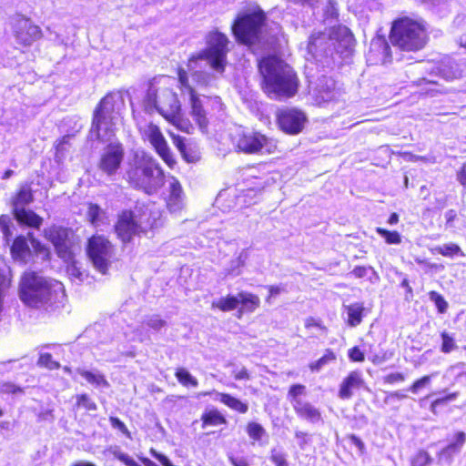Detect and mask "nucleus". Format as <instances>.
<instances>
[{
	"mask_svg": "<svg viewBox=\"0 0 466 466\" xmlns=\"http://www.w3.org/2000/svg\"><path fill=\"white\" fill-rule=\"evenodd\" d=\"M207 47L193 56L187 63V69L193 81L202 86H207L214 80V75L207 72L206 67L222 74L225 70L228 52V39L226 35L212 31L206 36Z\"/></svg>",
	"mask_w": 466,
	"mask_h": 466,
	"instance_id": "obj_1",
	"label": "nucleus"
},
{
	"mask_svg": "<svg viewBox=\"0 0 466 466\" xmlns=\"http://www.w3.org/2000/svg\"><path fill=\"white\" fill-rule=\"evenodd\" d=\"M355 39L345 25L332 26L329 35L313 34L308 43V52L323 66L335 62L336 56L346 59L353 52Z\"/></svg>",
	"mask_w": 466,
	"mask_h": 466,
	"instance_id": "obj_2",
	"label": "nucleus"
},
{
	"mask_svg": "<svg viewBox=\"0 0 466 466\" xmlns=\"http://www.w3.org/2000/svg\"><path fill=\"white\" fill-rule=\"evenodd\" d=\"M263 77V89L272 99L289 98L298 91L299 79L287 63L276 56H267L258 63Z\"/></svg>",
	"mask_w": 466,
	"mask_h": 466,
	"instance_id": "obj_3",
	"label": "nucleus"
},
{
	"mask_svg": "<svg viewBox=\"0 0 466 466\" xmlns=\"http://www.w3.org/2000/svg\"><path fill=\"white\" fill-rule=\"evenodd\" d=\"M125 106L124 95L121 92L107 94L94 111L90 139L102 142L110 141L116 135L120 111Z\"/></svg>",
	"mask_w": 466,
	"mask_h": 466,
	"instance_id": "obj_4",
	"label": "nucleus"
},
{
	"mask_svg": "<svg viewBox=\"0 0 466 466\" xmlns=\"http://www.w3.org/2000/svg\"><path fill=\"white\" fill-rule=\"evenodd\" d=\"M64 296V286L59 281L46 279L35 272H27L22 279L20 298L30 307L52 305L60 302Z\"/></svg>",
	"mask_w": 466,
	"mask_h": 466,
	"instance_id": "obj_5",
	"label": "nucleus"
},
{
	"mask_svg": "<svg viewBox=\"0 0 466 466\" xmlns=\"http://www.w3.org/2000/svg\"><path fill=\"white\" fill-rule=\"evenodd\" d=\"M143 106L147 113L158 112L168 122L189 133L191 127L182 119L181 105L170 88L158 86L155 82L150 83L143 98Z\"/></svg>",
	"mask_w": 466,
	"mask_h": 466,
	"instance_id": "obj_6",
	"label": "nucleus"
},
{
	"mask_svg": "<svg viewBox=\"0 0 466 466\" xmlns=\"http://www.w3.org/2000/svg\"><path fill=\"white\" fill-rule=\"evenodd\" d=\"M266 15L261 9L239 15L232 25V32L238 42L246 46H273L276 35H268Z\"/></svg>",
	"mask_w": 466,
	"mask_h": 466,
	"instance_id": "obj_7",
	"label": "nucleus"
},
{
	"mask_svg": "<svg viewBox=\"0 0 466 466\" xmlns=\"http://www.w3.org/2000/svg\"><path fill=\"white\" fill-rule=\"evenodd\" d=\"M127 177L135 187L147 194L156 193L165 180L164 171L157 160L145 152L136 154L134 166L127 171Z\"/></svg>",
	"mask_w": 466,
	"mask_h": 466,
	"instance_id": "obj_8",
	"label": "nucleus"
},
{
	"mask_svg": "<svg viewBox=\"0 0 466 466\" xmlns=\"http://www.w3.org/2000/svg\"><path fill=\"white\" fill-rule=\"evenodd\" d=\"M390 39L401 50L418 51L425 46L428 35L422 22L403 17L393 23Z\"/></svg>",
	"mask_w": 466,
	"mask_h": 466,
	"instance_id": "obj_9",
	"label": "nucleus"
},
{
	"mask_svg": "<svg viewBox=\"0 0 466 466\" xmlns=\"http://www.w3.org/2000/svg\"><path fill=\"white\" fill-rule=\"evenodd\" d=\"M34 199L30 185H22L11 198L12 211L14 218L19 224L39 228L43 223V218L33 210L26 208Z\"/></svg>",
	"mask_w": 466,
	"mask_h": 466,
	"instance_id": "obj_10",
	"label": "nucleus"
},
{
	"mask_svg": "<svg viewBox=\"0 0 466 466\" xmlns=\"http://www.w3.org/2000/svg\"><path fill=\"white\" fill-rule=\"evenodd\" d=\"M235 148L245 154L270 153L275 147L265 135L248 129L238 128L231 136Z\"/></svg>",
	"mask_w": 466,
	"mask_h": 466,
	"instance_id": "obj_11",
	"label": "nucleus"
},
{
	"mask_svg": "<svg viewBox=\"0 0 466 466\" xmlns=\"http://www.w3.org/2000/svg\"><path fill=\"white\" fill-rule=\"evenodd\" d=\"M87 254L94 268L103 275L106 274L115 256L110 241L103 236H93L88 240Z\"/></svg>",
	"mask_w": 466,
	"mask_h": 466,
	"instance_id": "obj_12",
	"label": "nucleus"
},
{
	"mask_svg": "<svg viewBox=\"0 0 466 466\" xmlns=\"http://www.w3.org/2000/svg\"><path fill=\"white\" fill-rule=\"evenodd\" d=\"M46 238L54 245L57 256L69 261L75 256L73 233L68 228L52 226L45 230Z\"/></svg>",
	"mask_w": 466,
	"mask_h": 466,
	"instance_id": "obj_13",
	"label": "nucleus"
},
{
	"mask_svg": "<svg viewBox=\"0 0 466 466\" xmlns=\"http://www.w3.org/2000/svg\"><path fill=\"white\" fill-rule=\"evenodd\" d=\"M178 79L180 84L189 91L191 104L190 114L193 119L203 132L206 131L208 125V119L207 117L205 106L209 104L212 99L207 96H204L203 99H201L197 96L193 88L188 84L187 73L186 70L182 68L178 70Z\"/></svg>",
	"mask_w": 466,
	"mask_h": 466,
	"instance_id": "obj_14",
	"label": "nucleus"
},
{
	"mask_svg": "<svg viewBox=\"0 0 466 466\" xmlns=\"http://www.w3.org/2000/svg\"><path fill=\"white\" fill-rule=\"evenodd\" d=\"M131 213L134 214L141 234H147L162 226V212L155 204L137 206Z\"/></svg>",
	"mask_w": 466,
	"mask_h": 466,
	"instance_id": "obj_15",
	"label": "nucleus"
},
{
	"mask_svg": "<svg viewBox=\"0 0 466 466\" xmlns=\"http://www.w3.org/2000/svg\"><path fill=\"white\" fill-rule=\"evenodd\" d=\"M144 133L159 157L168 167H172L176 164V160L159 127L150 123L146 127Z\"/></svg>",
	"mask_w": 466,
	"mask_h": 466,
	"instance_id": "obj_16",
	"label": "nucleus"
},
{
	"mask_svg": "<svg viewBox=\"0 0 466 466\" xmlns=\"http://www.w3.org/2000/svg\"><path fill=\"white\" fill-rule=\"evenodd\" d=\"M124 157V148L119 143H110L103 151L98 167L107 176H112L119 169Z\"/></svg>",
	"mask_w": 466,
	"mask_h": 466,
	"instance_id": "obj_17",
	"label": "nucleus"
},
{
	"mask_svg": "<svg viewBox=\"0 0 466 466\" xmlns=\"http://www.w3.org/2000/svg\"><path fill=\"white\" fill-rule=\"evenodd\" d=\"M279 125L285 133L297 135L300 133L307 122L306 115L297 108H286L278 115Z\"/></svg>",
	"mask_w": 466,
	"mask_h": 466,
	"instance_id": "obj_18",
	"label": "nucleus"
},
{
	"mask_svg": "<svg viewBox=\"0 0 466 466\" xmlns=\"http://www.w3.org/2000/svg\"><path fill=\"white\" fill-rule=\"evenodd\" d=\"M430 76L431 78L423 77L421 80L427 83L436 84L437 81L432 78L434 76H438L447 81L457 79L462 76V69L460 65L453 59L447 57L441 60L439 64L432 66L431 68Z\"/></svg>",
	"mask_w": 466,
	"mask_h": 466,
	"instance_id": "obj_19",
	"label": "nucleus"
},
{
	"mask_svg": "<svg viewBox=\"0 0 466 466\" xmlns=\"http://www.w3.org/2000/svg\"><path fill=\"white\" fill-rule=\"evenodd\" d=\"M366 58L370 65L390 62V46L384 36L378 35L371 40Z\"/></svg>",
	"mask_w": 466,
	"mask_h": 466,
	"instance_id": "obj_20",
	"label": "nucleus"
},
{
	"mask_svg": "<svg viewBox=\"0 0 466 466\" xmlns=\"http://www.w3.org/2000/svg\"><path fill=\"white\" fill-rule=\"evenodd\" d=\"M115 230L123 243H128L134 236L141 234L131 210H125L118 216Z\"/></svg>",
	"mask_w": 466,
	"mask_h": 466,
	"instance_id": "obj_21",
	"label": "nucleus"
},
{
	"mask_svg": "<svg viewBox=\"0 0 466 466\" xmlns=\"http://www.w3.org/2000/svg\"><path fill=\"white\" fill-rule=\"evenodd\" d=\"M42 35L40 28L29 19L23 18L18 21L15 29L16 39L23 45H31Z\"/></svg>",
	"mask_w": 466,
	"mask_h": 466,
	"instance_id": "obj_22",
	"label": "nucleus"
},
{
	"mask_svg": "<svg viewBox=\"0 0 466 466\" xmlns=\"http://www.w3.org/2000/svg\"><path fill=\"white\" fill-rule=\"evenodd\" d=\"M167 181L169 193L167 198V207L170 212L175 213L183 208V190L176 177H170Z\"/></svg>",
	"mask_w": 466,
	"mask_h": 466,
	"instance_id": "obj_23",
	"label": "nucleus"
},
{
	"mask_svg": "<svg viewBox=\"0 0 466 466\" xmlns=\"http://www.w3.org/2000/svg\"><path fill=\"white\" fill-rule=\"evenodd\" d=\"M363 384L361 374L359 371H351L340 383L338 396L341 400H350L353 396V390H358Z\"/></svg>",
	"mask_w": 466,
	"mask_h": 466,
	"instance_id": "obj_24",
	"label": "nucleus"
},
{
	"mask_svg": "<svg viewBox=\"0 0 466 466\" xmlns=\"http://www.w3.org/2000/svg\"><path fill=\"white\" fill-rule=\"evenodd\" d=\"M466 441V433L459 431L454 436V441L439 452V460L450 463L454 455L461 452Z\"/></svg>",
	"mask_w": 466,
	"mask_h": 466,
	"instance_id": "obj_25",
	"label": "nucleus"
},
{
	"mask_svg": "<svg viewBox=\"0 0 466 466\" xmlns=\"http://www.w3.org/2000/svg\"><path fill=\"white\" fill-rule=\"evenodd\" d=\"M214 395V400L222 402L228 408L233 410H236L239 413H246L248 410V403L242 402L240 400L231 396L228 393H222L218 391H213L208 393V395ZM208 395V393L206 394Z\"/></svg>",
	"mask_w": 466,
	"mask_h": 466,
	"instance_id": "obj_26",
	"label": "nucleus"
},
{
	"mask_svg": "<svg viewBox=\"0 0 466 466\" xmlns=\"http://www.w3.org/2000/svg\"><path fill=\"white\" fill-rule=\"evenodd\" d=\"M294 410L299 418L311 423H317L322 420L319 410L307 400L300 403V405L296 407Z\"/></svg>",
	"mask_w": 466,
	"mask_h": 466,
	"instance_id": "obj_27",
	"label": "nucleus"
},
{
	"mask_svg": "<svg viewBox=\"0 0 466 466\" xmlns=\"http://www.w3.org/2000/svg\"><path fill=\"white\" fill-rule=\"evenodd\" d=\"M343 308L348 316L347 323L349 326L356 327L361 323L365 309L363 303L355 302L350 305H343Z\"/></svg>",
	"mask_w": 466,
	"mask_h": 466,
	"instance_id": "obj_28",
	"label": "nucleus"
},
{
	"mask_svg": "<svg viewBox=\"0 0 466 466\" xmlns=\"http://www.w3.org/2000/svg\"><path fill=\"white\" fill-rule=\"evenodd\" d=\"M11 252L15 258L25 261L30 256V248L25 237L19 236L14 239Z\"/></svg>",
	"mask_w": 466,
	"mask_h": 466,
	"instance_id": "obj_29",
	"label": "nucleus"
},
{
	"mask_svg": "<svg viewBox=\"0 0 466 466\" xmlns=\"http://www.w3.org/2000/svg\"><path fill=\"white\" fill-rule=\"evenodd\" d=\"M306 395V386L302 384H293L289 389L287 399L291 403L293 409H296V407H299L300 403L306 401L303 399Z\"/></svg>",
	"mask_w": 466,
	"mask_h": 466,
	"instance_id": "obj_30",
	"label": "nucleus"
},
{
	"mask_svg": "<svg viewBox=\"0 0 466 466\" xmlns=\"http://www.w3.org/2000/svg\"><path fill=\"white\" fill-rule=\"evenodd\" d=\"M76 373L79 374L80 376H82L84 379H86V380L88 383H90L96 387L106 388L109 386V384H108L107 380H106V378L104 377V375H102L98 371L93 372V371H89V370H86L84 369L78 368L76 370Z\"/></svg>",
	"mask_w": 466,
	"mask_h": 466,
	"instance_id": "obj_31",
	"label": "nucleus"
},
{
	"mask_svg": "<svg viewBox=\"0 0 466 466\" xmlns=\"http://www.w3.org/2000/svg\"><path fill=\"white\" fill-rule=\"evenodd\" d=\"M239 304L240 300L238 295H228L227 297L220 298L218 300H214L211 304V307L213 309H219L222 311H231L236 309Z\"/></svg>",
	"mask_w": 466,
	"mask_h": 466,
	"instance_id": "obj_32",
	"label": "nucleus"
},
{
	"mask_svg": "<svg viewBox=\"0 0 466 466\" xmlns=\"http://www.w3.org/2000/svg\"><path fill=\"white\" fill-rule=\"evenodd\" d=\"M339 95L332 79H327L324 85L319 86V96L323 102L335 100Z\"/></svg>",
	"mask_w": 466,
	"mask_h": 466,
	"instance_id": "obj_33",
	"label": "nucleus"
},
{
	"mask_svg": "<svg viewBox=\"0 0 466 466\" xmlns=\"http://www.w3.org/2000/svg\"><path fill=\"white\" fill-rule=\"evenodd\" d=\"M67 263L66 273L72 280L82 282L87 276L86 271L82 269L80 263L74 259L66 261Z\"/></svg>",
	"mask_w": 466,
	"mask_h": 466,
	"instance_id": "obj_34",
	"label": "nucleus"
},
{
	"mask_svg": "<svg viewBox=\"0 0 466 466\" xmlns=\"http://www.w3.org/2000/svg\"><path fill=\"white\" fill-rule=\"evenodd\" d=\"M166 326L167 321L157 314L145 316L141 324V328L147 327L155 332H159L161 329L165 328Z\"/></svg>",
	"mask_w": 466,
	"mask_h": 466,
	"instance_id": "obj_35",
	"label": "nucleus"
},
{
	"mask_svg": "<svg viewBox=\"0 0 466 466\" xmlns=\"http://www.w3.org/2000/svg\"><path fill=\"white\" fill-rule=\"evenodd\" d=\"M238 297L245 310L254 311L259 306V298L254 294L242 291L238 293Z\"/></svg>",
	"mask_w": 466,
	"mask_h": 466,
	"instance_id": "obj_36",
	"label": "nucleus"
},
{
	"mask_svg": "<svg viewBox=\"0 0 466 466\" xmlns=\"http://www.w3.org/2000/svg\"><path fill=\"white\" fill-rule=\"evenodd\" d=\"M435 252L444 257L452 258L454 256L465 257V254L461 248L454 243L443 244L434 248Z\"/></svg>",
	"mask_w": 466,
	"mask_h": 466,
	"instance_id": "obj_37",
	"label": "nucleus"
},
{
	"mask_svg": "<svg viewBox=\"0 0 466 466\" xmlns=\"http://www.w3.org/2000/svg\"><path fill=\"white\" fill-rule=\"evenodd\" d=\"M203 426L212 425L217 426L227 423L225 417L217 410H212L205 412L201 418Z\"/></svg>",
	"mask_w": 466,
	"mask_h": 466,
	"instance_id": "obj_38",
	"label": "nucleus"
},
{
	"mask_svg": "<svg viewBox=\"0 0 466 466\" xmlns=\"http://www.w3.org/2000/svg\"><path fill=\"white\" fill-rule=\"evenodd\" d=\"M15 228L13 218L9 215H1L0 217V230L3 234V238L7 243L13 238Z\"/></svg>",
	"mask_w": 466,
	"mask_h": 466,
	"instance_id": "obj_39",
	"label": "nucleus"
},
{
	"mask_svg": "<svg viewBox=\"0 0 466 466\" xmlns=\"http://www.w3.org/2000/svg\"><path fill=\"white\" fill-rule=\"evenodd\" d=\"M247 254L245 251H242L237 258L232 259L228 268L225 269L226 276H238L240 274V268L244 266Z\"/></svg>",
	"mask_w": 466,
	"mask_h": 466,
	"instance_id": "obj_40",
	"label": "nucleus"
},
{
	"mask_svg": "<svg viewBox=\"0 0 466 466\" xmlns=\"http://www.w3.org/2000/svg\"><path fill=\"white\" fill-rule=\"evenodd\" d=\"M86 216L90 223L96 227L102 223L104 211L96 204H90Z\"/></svg>",
	"mask_w": 466,
	"mask_h": 466,
	"instance_id": "obj_41",
	"label": "nucleus"
},
{
	"mask_svg": "<svg viewBox=\"0 0 466 466\" xmlns=\"http://www.w3.org/2000/svg\"><path fill=\"white\" fill-rule=\"evenodd\" d=\"M177 380L184 386L198 387V382L186 369L180 368L176 371Z\"/></svg>",
	"mask_w": 466,
	"mask_h": 466,
	"instance_id": "obj_42",
	"label": "nucleus"
},
{
	"mask_svg": "<svg viewBox=\"0 0 466 466\" xmlns=\"http://www.w3.org/2000/svg\"><path fill=\"white\" fill-rule=\"evenodd\" d=\"M247 433L250 439L258 441L266 434L265 429L257 422H249L247 425Z\"/></svg>",
	"mask_w": 466,
	"mask_h": 466,
	"instance_id": "obj_43",
	"label": "nucleus"
},
{
	"mask_svg": "<svg viewBox=\"0 0 466 466\" xmlns=\"http://www.w3.org/2000/svg\"><path fill=\"white\" fill-rule=\"evenodd\" d=\"M376 232L385 239L387 244H400L401 237L397 231H390L382 228H377Z\"/></svg>",
	"mask_w": 466,
	"mask_h": 466,
	"instance_id": "obj_44",
	"label": "nucleus"
},
{
	"mask_svg": "<svg viewBox=\"0 0 466 466\" xmlns=\"http://www.w3.org/2000/svg\"><path fill=\"white\" fill-rule=\"evenodd\" d=\"M335 359V354L330 350H328L324 356L310 364V370L313 371H319L323 366L328 364L329 361L334 360Z\"/></svg>",
	"mask_w": 466,
	"mask_h": 466,
	"instance_id": "obj_45",
	"label": "nucleus"
},
{
	"mask_svg": "<svg viewBox=\"0 0 466 466\" xmlns=\"http://www.w3.org/2000/svg\"><path fill=\"white\" fill-rule=\"evenodd\" d=\"M37 364L51 370H57L60 367L59 362L54 360L50 353H42L38 359Z\"/></svg>",
	"mask_w": 466,
	"mask_h": 466,
	"instance_id": "obj_46",
	"label": "nucleus"
},
{
	"mask_svg": "<svg viewBox=\"0 0 466 466\" xmlns=\"http://www.w3.org/2000/svg\"><path fill=\"white\" fill-rule=\"evenodd\" d=\"M429 298L431 301L434 302L440 313L446 312L448 309V303L440 293L437 291H431L429 293Z\"/></svg>",
	"mask_w": 466,
	"mask_h": 466,
	"instance_id": "obj_47",
	"label": "nucleus"
},
{
	"mask_svg": "<svg viewBox=\"0 0 466 466\" xmlns=\"http://www.w3.org/2000/svg\"><path fill=\"white\" fill-rule=\"evenodd\" d=\"M442 344L441 350L443 353H450L457 348L454 338L451 336L449 333L443 331L441 333Z\"/></svg>",
	"mask_w": 466,
	"mask_h": 466,
	"instance_id": "obj_48",
	"label": "nucleus"
},
{
	"mask_svg": "<svg viewBox=\"0 0 466 466\" xmlns=\"http://www.w3.org/2000/svg\"><path fill=\"white\" fill-rule=\"evenodd\" d=\"M338 16H339V13H338V8H337V3L334 2L333 0H329L328 4L324 9L325 20L326 21L329 20L331 23L332 21L337 20Z\"/></svg>",
	"mask_w": 466,
	"mask_h": 466,
	"instance_id": "obj_49",
	"label": "nucleus"
},
{
	"mask_svg": "<svg viewBox=\"0 0 466 466\" xmlns=\"http://www.w3.org/2000/svg\"><path fill=\"white\" fill-rule=\"evenodd\" d=\"M76 400V405L83 407L86 410H96L97 409L96 404L86 394L78 395Z\"/></svg>",
	"mask_w": 466,
	"mask_h": 466,
	"instance_id": "obj_50",
	"label": "nucleus"
},
{
	"mask_svg": "<svg viewBox=\"0 0 466 466\" xmlns=\"http://www.w3.org/2000/svg\"><path fill=\"white\" fill-rule=\"evenodd\" d=\"M112 454L114 455L115 458L122 461L127 466H141L128 454L122 452L118 448L113 450Z\"/></svg>",
	"mask_w": 466,
	"mask_h": 466,
	"instance_id": "obj_51",
	"label": "nucleus"
},
{
	"mask_svg": "<svg viewBox=\"0 0 466 466\" xmlns=\"http://www.w3.org/2000/svg\"><path fill=\"white\" fill-rule=\"evenodd\" d=\"M432 459L428 452L424 451H419L412 460V466H427L431 463Z\"/></svg>",
	"mask_w": 466,
	"mask_h": 466,
	"instance_id": "obj_52",
	"label": "nucleus"
},
{
	"mask_svg": "<svg viewBox=\"0 0 466 466\" xmlns=\"http://www.w3.org/2000/svg\"><path fill=\"white\" fill-rule=\"evenodd\" d=\"M457 397H458V392H453V393H450L442 398H439V399L435 400L434 401H432V403L431 405V412L436 413V409L438 406L444 405V404L448 403L449 401H452V400H456Z\"/></svg>",
	"mask_w": 466,
	"mask_h": 466,
	"instance_id": "obj_53",
	"label": "nucleus"
},
{
	"mask_svg": "<svg viewBox=\"0 0 466 466\" xmlns=\"http://www.w3.org/2000/svg\"><path fill=\"white\" fill-rule=\"evenodd\" d=\"M270 460L276 466H289L286 455L276 449L271 451Z\"/></svg>",
	"mask_w": 466,
	"mask_h": 466,
	"instance_id": "obj_54",
	"label": "nucleus"
},
{
	"mask_svg": "<svg viewBox=\"0 0 466 466\" xmlns=\"http://www.w3.org/2000/svg\"><path fill=\"white\" fill-rule=\"evenodd\" d=\"M431 375H427V376H423L422 378H420V380H417L410 388H409V390L411 391L412 393H418L419 390L429 385L431 383Z\"/></svg>",
	"mask_w": 466,
	"mask_h": 466,
	"instance_id": "obj_55",
	"label": "nucleus"
},
{
	"mask_svg": "<svg viewBox=\"0 0 466 466\" xmlns=\"http://www.w3.org/2000/svg\"><path fill=\"white\" fill-rule=\"evenodd\" d=\"M109 421H110L111 426L114 429L118 430L124 435H126L127 438L131 439L130 431H128V429L127 428L125 423L123 421H121L118 418H116V417H110Z\"/></svg>",
	"mask_w": 466,
	"mask_h": 466,
	"instance_id": "obj_56",
	"label": "nucleus"
},
{
	"mask_svg": "<svg viewBox=\"0 0 466 466\" xmlns=\"http://www.w3.org/2000/svg\"><path fill=\"white\" fill-rule=\"evenodd\" d=\"M0 392L2 393H12V394H17V393H23V389L15 385L11 382H3L0 384Z\"/></svg>",
	"mask_w": 466,
	"mask_h": 466,
	"instance_id": "obj_57",
	"label": "nucleus"
},
{
	"mask_svg": "<svg viewBox=\"0 0 466 466\" xmlns=\"http://www.w3.org/2000/svg\"><path fill=\"white\" fill-rule=\"evenodd\" d=\"M384 382L389 384H394L397 382H402L405 380L404 374L400 372L390 373L384 377Z\"/></svg>",
	"mask_w": 466,
	"mask_h": 466,
	"instance_id": "obj_58",
	"label": "nucleus"
},
{
	"mask_svg": "<svg viewBox=\"0 0 466 466\" xmlns=\"http://www.w3.org/2000/svg\"><path fill=\"white\" fill-rule=\"evenodd\" d=\"M8 286H9L8 279L3 272L0 271V312L2 311V308H3L4 293H5V290L8 288Z\"/></svg>",
	"mask_w": 466,
	"mask_h": 466,
	"instance_id": "obj_59",
	"label": "nucleus"
},
{
	"mask_svg": "<svg viewBox=\"0 0 466 466\" xmlns=\"http://www.w3.org/2000/svg\"><path fill=\"white\" fill-rule=\"evenodd\" d=\"M174 144L187 162H193V158H188L187 157V147L184 143V139L181 137H174Z\"/></svg>",
	"mask_w": 466,
	"mask_h": 466,
	"instance_id": "obj_60",
	"label": "nucleus"
},
{
	"mask_svg": "<svg viewBox=\"0 0 466 466\" xmlns=\"http://www.w3.org/2000/svg\"><path fill=\"white\" fill-rule=\"evenodd\" d=\"M406 398H408L407 394H405L404 392H402L400 390L390 391V392H387V395L384 399V402L386 404H388L393 400H404Z\"/></svg>",
	"mask_w": 466,
	"mask_h": 466,
	"instance_id": "obj_61",
	"label": "nucleus"
},
{
	"mask_svg": "<svg viewBox=\"0 0 466 466\" xmlns=\"http://www.w3.org/2000/svg\"><path fill=\"white\" fill-rule=\"evenodd\" d=\"M349 358L352 361H357V362H361L365 359L363 352L358 347H353L352 349H350L349 350Z\"/></svg>",
	"mask_w": 466,
	"mask_h": 466,
	"instance_id": "obj_62",
	"label": "nucleus"
},
{
	"mask_svg": "<svg viewBox=\"0 0 466 466\" xmlns=\"http://www.w3.org/2000/svg\"><path fill=\"white\" fill-rule=\"evenodd\" d=\"M453 25L458 29L466 31V15H458L453 21Z\"/></svg>",
	"mask_w": 466,
	"mask_h": 466,
	"instance_id": "obj_63",
	"label": "nucleus"
},
{
	"mask_svg": "<svg viewBox=\"0 0 466 466\" xmlns=\"http://www.w3.org/2000/svg\"><path fill=\"white\" fill-rule=\"evenodd\" d=\"M228 459L233 466H249L248 461L243 457L229 456Z\"/></svg>",
	"mask_w": 466,
	"mask_h": 466,
	"instance_id": "obj_64",
	"label": "nucleus"
}]
</instances>
